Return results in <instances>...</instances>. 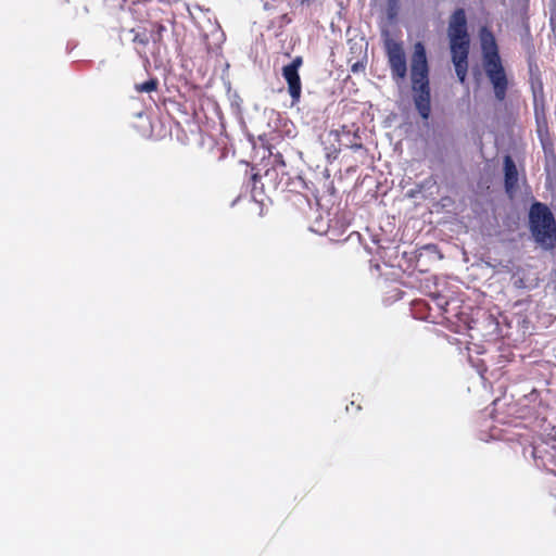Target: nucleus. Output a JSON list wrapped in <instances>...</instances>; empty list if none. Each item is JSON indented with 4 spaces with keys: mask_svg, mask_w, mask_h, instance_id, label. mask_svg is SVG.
<instances>
[{
    "mask_svg": "<svg viewBox=\"0 0 556 556\" xmlns=\"http://www.w3.org/2000/svg\"><path fill=\"white\" fill-rule=\"evenodd\" d=\"M428 73L426 49L421 42H416L412 56L410 77L414 103L424 119H428L431 112Z\"/></svg>",
    "mask_w": 556,
    "mask_h": 556,
    "instance_id": "1",
    "label": "nucleus"
},
{
    "mask_svg": "<svg viewBox=\"0 0 556 556\" xmlns=\"http://www.w3.org/2000/svg\"><path fill=\"white\" fill-rule=\"evenodd\" d=\"M447 35L450 39L452 62L455 66L456 75L463 84L468 71L469 53L467 20L463 9L456 10L451 16Z\"/></svg>",
    "mask_w": 556,
    "mask_h": 556,
    "instance_id": "2",
    "label": "nucleus"
},
{
    "mask_svg": "<svg viewBox=\"0 0 556 556\" xmlns=\"http://www.w3.org/2000/svg\"><path fill=\"white\" fill-rule=\"evenodd\" d=\"M480 40L485 73L493 85L495 97L502 101L506 94L507 78L497 52L495 38L491 31L482 28Z\"/></svg>",
    "mask_w": 556,
    "mask_h": 556,
    "instance_id": "3",
    "label": "nucleus"
},
{
    "mask_svg": "<svg viewBox=\"0 0 556 556\" xmlns=\"http://www.w3.org/2000/svg\"><path fill=\"white\" fill-rule=\"evenodd\" d=\"M480 40L485 73L493 85L495 97L502 101L506 94L507 78L497 52L495 38L491 31L482 28Z\"/></svg>",
    "mask_w": 556,
    "mask_h": 556,
    "instance_id": "4",
    "label": "nucleus"
},
{
    "mask_svg": "<svg viewBox=\"0 0 556 556\" xmlns=\"http://www.w3.org/2000/svg\"><path fill=\"white\" fill-rule=\"evenodd\" d=\"M529 219L535 241L545 249H552L556 242V224L549 208L539 202L532 204Z\"/></svg>",
    "mask_w": 556,
    "mask_h": 556,
    "instance_id": "5",
    "label": "nucleus"
},
{
    "mask_svg": "<svg viewBox=\"0 0 556 556\" xmlns=\"http://www.w3.org/2000/svg\"><path fill=\"white\" fill-rule=\"evenodd\" d=\"M386 49L392 77L396 81L404 80L407 74V65L402 45L392 39H389L386 42Z\"/></svg>",
    "mask_w": 556,
    "mask_h": 556,
    "instance_id": "6",
    "label": "nucleus"
},
{
    "mask_svg": "<svg viewBox=\"0 0 556 556\" xmlns=\"http://www.w3.org/2000/svg\"><path fill=\"white\" fill-rule=\"evenodd\" d=\"M282 76L288 84V91H289L292 100L294 102L299 101V99L301 97V90H302L299 72L294 71L293 68L283 66Z\"/></svg>",
    "mask_w": 556,
    "mask_h": 556,
    "instance_id": "7",
    "label": "nucleus"
},
{
    "mask_svg": "<svg viewBox=\"0 0 556 556\" xmlns=\"http://www.w3.org/2000/svg\"><path fill=\"white\" fill-rule=\"evenodd\" d=\"M505 188L506 192L511 197L518 182V172L513 159L507 155L504 159Z\"/></svg>",
    "mask_w": 556,
    "mask_h": 556,
    "instance_id": "8",
    "label": "nucleus"
},
{
    "mask_svg": "<svg viewBox=\"0 0 556 556\" xmlns=\"http://www.w3.org/2000/svg\"><path fill=\"white\" fill-rule=\"evenodd\" d=\"M400 12V0H387L386 15L392 23L396 20Z\"/></svg>",
    "mask_w": 556,
    "mask_h": 556,
    "instance_id": "9",
    "label": "nucleus"
},
{
    "mask_svg": "<svg viewBox=\"0 0 556 556\" xmlns=\"http://www.w3.org/2000/svg\"><path fill=\"white\" fill-rule=\"evenodd\" d=\"M157 81L156 79H150L141 85H137L136 89L140 92H151L156 89Z\"/></svg>",
    "mask_w": 556,
    "mask_h": 556,
    "instance_id": "10",
    "label": "nucleus"
},
{
    "mask_svg": "<svg viewBox=\"0 0 556 556\" xmlns=\"http://www.w3.org/2000/svg\"><path fill=\"white\" fill-rule=\"evenodd\" d=\"M303 63V60L301 56H296L290 64L286 65L289 68H293L294 71L299 72V68L301 67Z\"/></svg>",
    "mask_w": 556,
    "mask_h": 556,
    "instance_id": "11",
    "label": "nucleus"
},
{
    "mask_svg": "<svg viewBox=\"0 0 556 556\" xmlns=\"http://www.w3.org/2000/svg\"><path fill=\"white\" fill-rule=\"evenodd\" d=\"M135 40H138V37H136ZM139 42L146 43V41L143 39H139Z\"/></svg>",
    "mask_w": 556,
    "mask_h": 556,
    "instance_id": "12",
    "label": "nucleus"
}]
</instances>
